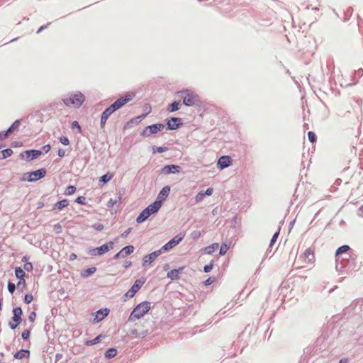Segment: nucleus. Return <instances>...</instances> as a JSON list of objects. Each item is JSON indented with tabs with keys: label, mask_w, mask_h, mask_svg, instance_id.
I'll return each mask as SVG.
<instances>
[{
	"label": "nucleus",
	"mask_w": 363,
	"mask_h": 363,
	"mask_svg": "<svg viewBox=\"0 0 363 363\" xmlns=\"http://www.w3.org/2000/svg\"><path fill=\"white\" fill-rule=\"evenodd\" d=\"M232 163V160L230 156H222L218 159L217 167L220 169H223L229 167Z\"/></svg>",
	"instance_id": "obj_12"
},
{
	"label": "nucleus",
	"mask_w": 363,
	"mask_h": 363,
	"mask_svg": "<svg viewBox=\"0 0 363 363\" xmlns=\"http://www.w3.org/2000/svg\"><path fill=\"white\" fill-rule=\"evenodd\" d=\"M109 313V310L107 308L100 309L94 314V322L99 323L104 319Z\"/></svg>",
	"instance_id": "obj_15"
},
{
	"label": "nucleus",
	"mask_w": 363,
	"mask_h": 363,
	"mask_svg": "<svg viewBox=\"0 0 363 363\" xmlns=\"http://www.w3.org/2000/svg\"><path fill=\"white\" fill-rule=\"evenodd\" d=\"M132 265V262L130 261H126L124 264V267L128 268Z\"/></svg>",
	"instance_id": "obj_62"
},
{
	"label": "nucleus",
	"mask_w": 363,
	"mask_h": 363,
	"mask_svg": "<svg viewBox=\"0 0 363 363\" xmlns=\"http://www.w3.org/2000/svg\"><path fill=\"white\" fill-rule=\"evenodd\" d=\"M215 281V279L214 278H212V277H209L205 281H204V284L206 286H208V285H210L211 284H213Z\"/></svg>",
	"instance_id": "obj_49"
},
{
	"label": "nucleus",
	"mask_w": 363,
	"mask_h": 363,
	"mask_svg": "<svg viewBox=\"0 0 363 363\" xmlns=\"http://www.w3.org/2000/svg\"><path fill=\"white\" fill-rule=\"evenodd\" d=\"M213 267V264L212 262L211 264H207L204 267V269H203L204 272L206 273L210 272L212 270Z\"/></svg>",
	"instance_id": "obj_47"
},
{
	"label": "nucleus",
	"mask_w": 363,
	"mask_h": 363,
	"mask_svg": "<svg viewBox=\"0 0 363 363\" xmlns=\"http://www.w3.org/2000/svg\"><path fill=\"white\" fill-rule=\"evenodd\" d=\"M151 308L149 301H143L139 303L131 312L128 320L133 322L143 318Z\"/></svg>",
	"instance_id": "obj_3"
},
{
	"label": "nucleus",
	"mask_w": 363,
	"mask_h": 363,
	"mask_svg": "<svg viewBox=\"0 0 363 363\" xmlns=\"http://www.w3.org/2000/svg\"><path fill=\"white\" fill-rule=\"evenodd\" d=\"M218 248V243H213L206 247H205L204 251L206 254L211 255L213 252H215Z\"/></svg>",
	"instance_id": "obj_27"
},
{
	"label": "nucleus",
	"mask_w": 363,
	"mask_h": 363,
	"mask_svg": "<svg viewBox=\"0 0 363 363\" xmlns=\"http://www.w3.org/2000/svg\"><path fill=\"white\" fill-rule=\"evenodd\" d=\"M30 330H25L22 334H21V337L23 340H28L30 337Z\"/></svg>",
	"instance_id": "obj_42"
},
{
	"label": "nucleus",
	"mask_w": 363,
	"mask_h": 363,
	"mask_svg": "<svg viewBox=\"0 0 363 363\" xmlns=\"http://www.w3.org/2000/svg\"><path fill=\"white\" fill-rule=\"evenodd\" d=\"M13 154V150L11 149H6L1 152V157L4 159L10 157Z\"/></svg>",
	"instance_id": "obj_35"
},
{
	"label": "nucleus",
	"mask_w": 363,
	"mask_h": 363,
	"mask_svg": "<svg viewBox=\"0 0 363 363\" xmlns=\"http://www.w3.org/2000/svg\"><path fill=\"white\" fill-rule=\"evenodd\" d=\"M15 274L18 279H21V280H23V279L26 276V273H25L24 270L22 269L21 267H16L15 269Z\"/></svg>",
	"instance_id": "obj_28"
},
{
	"label": "nucleus",
	"mask_w": 363,
	"mask_h": 363,
	"mask_svg": "<svg viewBox=\"0 0 363 363\" xmlns=\"http://www.w3.org/2000/svg\"><path fill=\"white\" fill-rule=\"evenodd\" d=\"M35 318H36V313L35 312L30 313V314L28 316V319L30 322H34Z\"/></svg>",
	"instance_id": "obj_50"
},
{
	"label": "nucleus",
	"mask_w": 363,
	"mask_h": 363,
	"mask_svg": "<svg viewBox=\"0 0 363 363\" xmlns=\"http://www.w3.org/2000/svg\"><path fill=\"white\" fill-rule=\"evenodd\" d=\"M170 188L168 186H166L162 188V189L160 191L157 200L158 201H163L165 200V199L168 196L169 194Z\"/></svg>",
	"instance_id": "obj_21"
},
{
	"label": "nucleus",
	"mask_w": 363,
	"mask_h": 363,
	"mask_svg": "<svg viewBox=\"0 0 363 363\" xmlns=\"http://www.w3.org/2000/svg\"><path fill=\"white\" fill-rule=\"evenodd\" d=\"M43 149L45 152H48L50 150V145H46L43 147Z\"/></svg>",
	"instance_id": "obj_58"
},
{
	"label": "nucleus",
	"mask_w": 363,
	"mask_h": 363,
	"mask_svg": "<svg viewBox=\"0 0 363 363\" xmlns=\"http://www.w3.org/2000/svg\"><path fill=\"white\" fill-rule=\"evenodd\" d=\"M77 255H76V254H74V253H72V254L70 255V256H69V259L72 261V260L76 259H77Z\"/></svg>",
	"instance_id": "obj_59"
},
{
	"label": "nucleus",
	"mask_w": 363,
	"mask_h": 363,
	"mask_svg": "<svg viewBox=\"0 0 363 363\" xmlns=\"http://www.w3.org/2000/svg\"><path fill=\"white\" fill-rule=\"evenodd\" d=\"M135 96L134 93H128L118 99L113 104L105 109L101 116L100 125L104 128L106 121L109 116L116 111L121 108L124 105L130 101Z\"/></svg>",
	"instance_id": "obj_1"
},
{
	"label": "nucleus",
	"mask_w": 363,
	"mask_h": 363,
	"mask_svg": "<svg viewBox=\"0 0 363 363\" xmlns=\"http://www.w3.org/2000/svg\"><path fill=\"white\" fill-rule=\"evenodd\" d=\"M162 254V250H158L157 251H155L147 255L144 256L143 261V266L151 264L152 262L155 261V259L160 256Z\"/></svg>",
	"instance_id": "obj_11"
},
{
	"label": "nucleus",
	"mask_w": 363,
	"mask_h": 363,
	"mask_svg": "<svg viewBox=\"0 0 363 363\" xmlns=\"http://www.w3.org/2000/svg\"><path fill=\"white\" fill-rule=\"evenodd\" d=\"M69 205V202L67 199H63L60 201L57 202L55 204V209L62 210L65 207Z\"/></svg>",
	"instance_id": "obj_26"
},
{
	"label": "nucleus",
	"mask_w": 363,
	"mask_h": 363,
	"mask_svg": "<svg viewBox=\"0 0 363 363\" xmlns=\"http://www.w3.org/2000/svg\"><path fill=\"white\" fill-rule=\"evenodd\" d=\"M164 128V125L161 123L153 124L149 126L145 127L141 135L143 137H150L152 134H155L160 131H161Z\"/></svg>",
	"instance_id": "obj_6"
},
{
	"label": "nucleus",
	"mask_w": 363,
	"mask_h": 363,
	"mask_svg": "<svg viewBox=\"0 0 363 363\" xmlns=\"http://www.w3.org/2000/svg\"><path fill=\"white\" fill-rule=\"evenodd\" d=\"M228 249H229V247L226 244H223L220 249V252H219L220 255H225L227 251L228 250Z\"/></svg>",
	"instance_id": "obj_40"
},
{
	"label": "nucleus",
	"mask_w": 363,
	"mask_h": 363,
	"mask_svg": "<svg viewBox=\"0 0 363 363\" xmlns=\"http://www.w3.org/2000/svg\"><path fill=\"white\" fill-rule=\"evenodd\" d=\"M180 121L179 118H172L167 122L168 128L170 130H175L179 127L178 122Z\"/></svg>",
	"instance_id": "obj_24"
},
{
	"label": "nucleus",
	"mask_w": 363,
	"mask_h": 363,
	"mask_svg": "<svg viewBox=\"0 0 363 363\" xmlns=\"http://www.w3.org/2000/svg\"><path fill=\"white\" fill-rule=\"evenodd\" d=\"M33 300V296L31 294H27L25 295L24 301L26 303H30Z\"/></svg>",
	"instance_id": "obj_41"
},
{
	"label": "nucleus",
	"mask_w": 363,
	"mask_h": 363,
	"mask_svg": "<svg viewBox=\"0 0 363 363\" xmlns=\"http://www.w3.org/2000/svg\"><path fill=\"white\" fill-rule=\"evenodd\" d=\"M96 271V267H91L86 269L82 274L84 277H89Z\"/></svg>",
	"instance_id": "obj_34"
},
{
	"label": "nucleus",
	"mask_w": 363,
	"mask_h": 363,
	"mask_svg": "<svg viewBox=\"0 0 363 363\" xmlns=\"http://www.w3.org/2000/svg\"><path fill=\"white\" fill-rule=\"evenodd\" d=\"M84 197L79 196V197L77 198L75 201L77 203H79V204H84Z\"/></svg>",
	"instance_id": "obj_53"
},
{
	"label": "nucleus",
	"mask_w": 363,
	"mask_h": 363,
	"mask_svg": "<svg viewBox=\"0 0 363 363\" xmlns=\"http://www.w3.org/2000/svg\"><path fill=\"white\" fill-rule=\"evenodd\" d=\"M13 322H10L9 327L14 330L21 321L22 310L20 307H16L13 310Z\"/></svg>",
	"instance_id": "obj_8"
},
{
	"label": "nucleus",
	"mask_w": 363,
	"mask_h": 363,
	"mask_svg": "<svg viewBox=\"0 0 363 363\" xmlns=\"http://www.w3.org/2000/svg\"><path fill=\"white\" fill-rule=\"evenodd\" d=\"M85 97L81 92L72 94L63 99L67 106L79 107L84 101Z\"/></svg>",
	"instance_id": "obj_4"
},
{
	"label": "nucleus",
	"mask_w": 363,
	"mask_h": 363,
	"mask_svg": "<svg viewBox=\"0 0 363 363\" xmlns=\"http://www.w3.org/2000/svg\"><path fill=\"white\" fill-rule=\"evenodd\" d=\"M179 103L177 102V101H174L173 103H172L167 108V111L169 112H174V111H176L177 110H179Z\"/></svg>",
	"instance_id": "obj_29"
},
{
	"label": "nucleus",
	"mask_w": 363,
	"mask_h": 363,
	"mask_svg": "<svg viewBox=\"0 0 363 363\" xmlns=\"http://www.w3.org/2000/svg\"><path fill=\"white\" fill-rule=\"evenodd\" d=\"M101 340V335H99L97 336L96 338L93 339V340H87L86 342H85V345L86 346H91V345H96L97 343H99Z\"/></svg>",
	"instance_id": "obj_33"
},
{
	"label": "nucleus",
	"mask_w": 363,
	"mask_h": 363,
	"mask_svg": "<svg viewBox=\"0 0 363 363\" xmlns=\"http://www.w3.org/2000/svg\"><path fill=\"white\" fill-rule=\"evenodd\" d=\"M21 286H22V288H25V286H26V281H25L24 278L23 279V280L19 279V281L17 284L18 287H20Z\"/></svg>",
	"instance_id": "obj_51"
},
{
	"label": "nucleus",
	"mask_w": 363,
	"mask_h": 363,
	"mask_svg": "<svg viewBox=\"0 0 363 363\" xmlns=\"http://www.w3.org/2000/svg\"><path fill=\"white\" fill-rule=\"evenodd\" d=\"M201 233L200 231H198V230H196V231H194L192 233H191V237L193 239L196 240V239H198L201 237Z\"/></svg>",
	"instance_id": "obj_45"
},
{
	"label": "nucleus",
	"mask_w": 363,
	"mask_h": 363,
	"mask_svg": "<svg viewBox=\"0 0 363 363\" xmlns=\"http://www.w3.org/2000/svg\"><path fill=\"white\" fill-rule=\"evenodd\" d=\"M184 238V235H178L169 240L167 244L163 245L160 250L162 251H168L178 245Z\"/></svg>",
	"instance_id": "obj_9"
},
{
	"label": "nucleus",
	"mask_w": 363,
	"mask_h": 363,
	"mask_svg": "<svg viewBox=\"0 0 363 363\" xmlns=\"http://www.w3.org/2000/svg\"><path fill=\"white\" fill-rule=\"evenodd\" d=\"M308 138L309 141L311 143H314L316 142V135H315V133H313L312 131H309L308 133Z\"/></svg>",
	"instance_id": "obj_36"
},
{
	"label": "nucleus",
	"mask_w": 363,
	"mask_h": 363,
	"mask_svg": "<svg viewBox=\"0 0 363 363\" xmlns=\"http://www.w3.org/2000/svg\"><path fill=\"white\" fill-rule=\"evenodd\" d=\"M119 257H122V253L120 252H118L115 256H114V259H118Z\"/></svg>",
	"instance_id": "obj_64"
},
{
	"label": "nucleus",
	"mask_w": 363,
	"mask_h": 363,
	"mask_svg": "<svg viewBox=\"0 0 363 363\" xmlns=\"http://www.w3.org/2000/svg\"><path fill=\"white\" fill-rule=\"evenodd\" d=\"M120 200V198H118V199H111L108 202H107V207L108 208H113L115 205H116L118 201Z\"/></svg>",
	"instance_id": "obj_37"
},
{
	"label": "nucleus",
	"mask_w": 363,
	"mask_h": 363,
	"mask_svg": "<svg viewBox=\"0 0 363 363\" xmlns=\"http://www.w3.org/2000/svg\"><path fill=\"white\" fill-rule=\"evenodd\" d=\"M76 191V187L74 186H69L66 188L65 194L72 195Z\"/></svg>",
	"instance_id": "obj_38"
},
{
	"label": "nucleus",
	"mask_w": 363,
	"mask_h": 363,
	"mask_svg": "<svg viewBox=\"0 0 363 363\" xmlns=\"http://www.w3.org/2000/svg\"><path fill=\"white\" fill-rule=\"evenodd\" d=\"M166 150V147H159L157 148V152H163Z\"/></svg>",
	"instance_id": "obj_60"
},
{
	"label": "nucleus",
	"mask_w": 363,
	"mask_h": 363,
	"mask_svg": "<svg viewBox=\"0 0 363 363\" xmlns=\"http://www.w3.org/2000/svg\"><path fill=\"white\" fill-rule=\"evenodd\" d=\"M48 25H45V26H42L39 28L38 30L37 31L38 33H39L40 32H41L42 30H43L44 29L47 28H48Z\"/></svg>",
	"instance_id": "obj_61"
},
{
	"label": "nucleus",
	"mask_w": 363,
	"mask_h": 363,
	"mask_svg": "<svg viewBox=\"0 0 363 363\" xmlns=\"http://www.w3.org/2000/svg\"><path fill=\"white\" fill-rule=\"evenodd\" d=\"M113 242L110 241L108 244H104L99 247L92 249L89 251L90 254L92 255H102L105 252H108L113 247Z\"/></svg>",
	"instance_id": "obj_7"
},
{
	"label": "nucleus",
	"mask_w": 363,
	"mask_h": 363,
	"mask_svg": "<svg viewBox=\"0 0 363 363\" xmlns=\"http://www.w3.org/2000/svg\"><path fill=\"white\" fill-rule=\"evenodd\" d=\"M60 142L64 145H68L69 144V140L67 137H60Z\"/></svg>",
	"instance_id": "obj_43"
},
{
	"label": "nucleus",
	"mask_w": 363,
	"mask_h": 363,
	"mask_svg": "<svg viewBox=\"0 0 363 363\" xmlns=\"http://www.w3.org/2000/svg\"><path fill=\"white\" fill-rule=\"evenodd\" d=\"M62 357V354L57 353V354L55 355V359H56V361H57V360L60 359Z\"/></svg>",
	"instance_id": "obj_63"
},
{
	"label": "nucleus",
	"mask_w": 363,
	"mask_h": 363,
	"mask_svg": "<svg viewBox=\"0 0 363 363\" xmlns=\"http://www.w3.org/2000/svg\"><path fill=\"white\" fill-rule=\"evenodd\" d=\"M130 231H131V228H129L127 230H125L124 233H123L121 234V236H122L123 238H125V237H127V235L130 233Z\"/></svg>",
	"instance_id": "obj_56"
},
{
	"label": "nucleus",
	"mask_w": 363,
	"mask_h": 363,
	"mask_svg": "<svg viewBox=\"0 0 363 363\" xmlns=\"http://www.w3.org/2000/svg\"><path fill=\"white\" fill-rule=\"evenodd\" d=\"M350 250V247L348 245H342L341 247H338L336 250L335 255H341L343 253H346Z\"/></svg>",
	"instance_id": "obj_31"
},
{
	"label": "nucleus",
	"mask_w": 363,
	"mask_h": 363,
	"mask_svg": "<svg viewBox=\"0 0 363 363\" xmlns=\"http://www.w3.org/2000/svg\"><path fill=\"white\" fill-rule=\"evenodd\" d=\"M134 251V247L133 245H128L123 247L121 252L122 253V258H125L126 256L132 254Z\"/></svg>",
	"instance_id": "obj_25"
},
{
	"label": "nucleus",
	"mask_w": 363,
	"mask_h": 363,
	"mask_svg": "<svg viewBox=\"0 0 363 363\" xmlns=\"http://www.w3.org/2000/svg\"><path fill=\"white\" fill-rule=\"evenodd\" d=\"M117 354V350L114 348H111V349H108L106 353H105V357L106 358H112V357H114Z\"/></svg>",
	"instance_id": "obj_30"
},
{
	"label": "nucleus",
	"mask_w": 363,
	"mask_h": 363,
	"mask_svg": "<svg viewBox=\"0 0 363 363\" xmlns=\"http://www.w3.org/2000/svg\"><path fill=\"white\" fill-rule=\"evenodd\" d=\"M46 171L44 169H40L38 170H35L30 172L25 173L22 178L21 181H28L30 182H35L39 180L41 178H43L45 176Z\"/></svg>",
	"instance_id": "obj_5"
},
{
	"label": "nucleus",
	"mask_w": 363,
	"mask_h": 363,
	"mask_svg": "<svg viewBox=\"0 0 363 363\" xmlns=\"http://www.w3.org/2000/svg\"><path fill=\"white\" fill-rule=\"evenodd\" d=\"M278 236H279V233H276L273 235L272 238L271 239V245H272L277 241Z\"/></svg>",
	"instance_id": "obj_52"
},
{
	"label": "nucleus",
	"mask_w": 363,
	"mask_h": 363,
	"mask_svg": "<svg viewBox=\"0 0 363 363\" xmlns=\"http://www.w3.org/2000/svg\"><path fill=\"white\" fill-rule=\"evenodd\" d=\"M196 101V95L193 93L186 92L183 96V103L186 106H193Z\"/></svg>",
	"instance_id": "obj_14"
},
{
	"label": "nucleus",
	"mask_w": 363,
	"mask_h": 363,
	"mask_svg": "<svg viewBox=\"0 0 363 363\" xmlns=\"http://www.w3.org/2000/svg\"><path fill=\"white\" fill-rule=\"evenodd\" d=\"M152 110V108L150 106V105L149 104H145V106H144V111H145V113L144 114H146V116L150 113Z\"/></svg>",
	"instance_id": "obj_48"
},
{
	"label": "nucleus",
	"mask_w": 363,
	"mask_h": 363,
	"mask_svg": "<svg viewBox=\"0 0 363 363\" xmlns=\"http://www.w3.org/2000/svg\"><path fill=\"white\" fill-rule=\"evenodd\" d=\"M146 117V114H142L140 116L134 117L131 118L129 121H128L125 125V129L132 128L134 125L138 124L142 120H143Z\"/></svg>",
	"instance_id": "obj_13"
},
{
	"label": "nucleus",
	"mask_w": 363,
	"mask_h": 363,
	"mask_svg": "<svg viewBox=\"0 0 363 363\" xmlns=\"http://www.w3.org/2000/svg\"><path fill=\"white\" fill-rule=\"evenodd\" d=\"M179 169H180L179 166L175 165V164H171V165L164 166L162 168V172L164 174H171V173L179 172Z\"/></svg>",
	"instance_id": "obj_18"
},
{
	"label": "nucleus",
	"mask_w": 363,
	"mask_h": 363,
	"mask_svg": "<svg viewBox=\"0 0 363 363\" xmlns=\"http://www.w3.org/2000/svg\"><path fill=\"white\" fill-rule=\"evenodd\" d=\"M315 261V248L313 247L306 249L298 257L297 262L299 267L303 268L314 264Z\"/></svg>",
	"instance_id": "obj_2"
},
{
	"label": "nucleus",
	"mask_w": 363,
	"mask_h": 363,
	"mask_svg": "<svg viewBox=\"0 0 363 363\" xmlns=\"http://www.w3.org/2000/svg\"><path fill=\"white\" fill-rule=\"evenodd\" d=\"M20 126V121L16 120L11 127L4 133V138H6L9 134L13 133V130L18 129Z\"/></svg>",
	"instance_id": "obj_23"
},
{
	"label": "nucleus",
	"mask_w": 363,
	"mask_h": 363,
	"mask_svg": "<svg viewBox=\"0 0 363 363\" xmlns=\"http://www.w3.org/2000/svg\"><path fill=\"white\" fill-rule=\"evenodd\" d=\"M57 155L60 157H63L65 155V151L63 149H60L57 152Z\"/></svg>",
	"instance_id": "obj_55"
},
{
	"label": "nucleus",
	"mask_w": 363,
	"mask_h": 363,
	"mask_svg": "<svg viewBox=\"0 0 363 363\" xmlns=\"http://www.w3.org/2000/svg\"><path fill=\"white\" fill-rule=\"evenodd\" d=\"M145 283V280L137 279L133 286L126 292L125 296L133 298Z\"/></svg>",
	"instance_id": "obj_10"
},
{
	"label": "nucleus",
	"mask_w": 363,
	"mask_h": 363,
	"mask_svg": "<svg viewBox=\"0 0 363 363\" xmlns=\"http://www.w3.org/2000/svg\"><path fill=\"white\" fill-rule=\"evenodd\" d=\"M16 289V286L13 283L9 282L8 284V290L10 293L13 294Z\"/></svg>",
	"instance_id": "obj_44"
},
{
	"label": "nucleus",
	"mask_w": 363,
	"mask_h": 363,
	"mask_svg": "<svg viewBox=\"0 0 363 363\" xmlns=\"http://www.w3.org/2000/svg\"><path fill=\"white\" fill-rule=\"evenodd\" d=\"M24 269L30 272L33 270V264L30 262H26L24 264Z\"/></svg>",
	"instance_id": "obj_46"
},
{
	"label": "nucleus",
	"mask_w": 363,
	"mask_h": 363,
	"mask_svg": "<svg viewBox=\"0 0 363 363\" xmlns=\"http://www.w3.org/2000/svg\"><path fill=\"white\" fill-rule=\"evenodd\" d=\"M184 267L179 269H174L167 273V277L172 280H178L179 279V274L183 271Z\"/></svg>",
	"instance_id": "obj_19"
},
{
	"label": "nucleus",
	"mask_w": 363,
	"mask_h": 363,
	"mask_svg": "<svg viewBox=\"0 0 363 363\" xmlns=\"http://www.w3.org/2000/svg\"><path fill=\"white\" fill-rule=\"evenodd\" d=\"M113 177V174H106L100 177L99 181L103 183H107Z\"/></svg>",
	"instance_id": "obj_32"
},
{
	"label": "nucleus",
	"mask_w": 363,
	"mask_h": 363,
	"mask_svg": "<svg viewBox=\"0 0 363 363\" xmlns=\"http://www.w3.org/2000/svg\"><path fill=\"white\" fill-rule=\"evenodd\" d=\"M30 357V351L28 350H21L14 354V358L16 359H28Z\"/></svg>",
	"instance_id": "obj_20"
},
{
	"label": "nucleus",
	"mask_w": 363,
	"mask_h": 363,
	"mask_svg": "<svg viewBox=\"0 0 363 363\" xmlns=\"http://www.w3.org/2000/svg\"><path fill=\"white\" fill-rule=\"evenodd\" d=\"M213 188H208L205 192H203L205 194V195H207V196H211L213 194Z\"/></svg>",
	"instance_id": "obj_54"
},
{
	"label": "nucleus",
	"mask_w": 363,
	"mask_h": 363,
	"mask_svg": "<svg viewBox=\"0 0 363 363\" xmlns=\"http://www.w3.org/2000/svg\"><path fill=\"white\" fill-rule=\"evenodd\" d=\"M150 216V213L146 208H145L140 214L138 216L136 220L138 223H141L144 222L146 219H147Z\"/></svg>",
	"instance_id": "obj_22"
},
{
	"label": "nucleus",
	"mask_w": 363,
	"mask_h": 363,
	"mask_svg": "<svg viewBox=\"0 0 363 363\" xmlns=\"http://www.w3.org/2000/svg\"><path fill=\"white\" fill-rule=\"evenodd\" d=\"M162 206V201H155L153 203L149 205L146 210L149 211L150 216L157 213Z\"/></svg>",
	"instance_id": "obj_17"
},
{
	"label": "nucleus",
	"mask_w": 363,
	"mask_h": 363,
	"mask_svg": "<svg viewBox=\"0 0 363 363\" xmlns=\"http://www.w3.org/2000/svg\"><path fill=\"white\" fill-rule=\"evenodd\" d=\"M205 194L203 191H200L197 194V195L195 196V201L196 203L201 202L203 198H204Z\"/></svg>",
	"instance_id": "obj_39"
},
{
	"label": "nucleus",
	"mask_w": 363,
	"mask_h": 363,
	"mask_svg": "<svg viewBox=\"0 0 363 363\" xmlns=\"http://www.w3.org/2000/svg\"><path fill=\"white\" fill-rule=\"evenodd\" d=\"M41 151L37 150H27L25 151L23 153L21 154L22 157H24L26 155V159L28 161L33 160L35 158H37L38 156L41 155Z\"/></svg>",
	"instance_id": "obj_16"
},
{
	"label": "nucleus",
	"mask_w": 363,
	"mask_h": 363,
	"mask_svg": "<svg viewBox=\"0 0 363 363\" xmlns=\"http://www.w3.org/2000/svg\"><path fill=\"white\" fill-rule=\"evenodd\" d=\"M74 127H77L79 130H81V127L80 125H79L78 122L77 121H74L72 123V128H74Z\"/></svg>",
	"instance_id": "obj_57"
}]
</instances>
